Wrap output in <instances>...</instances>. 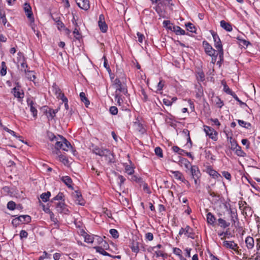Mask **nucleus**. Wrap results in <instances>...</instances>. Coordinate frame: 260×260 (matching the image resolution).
I'll use <instances>...</instances> for the list:
<instances>
[{
	"label": "nucleus",
	"instance_id": "1",
	"mask_svg": "<svg viewBox=\"0 0 260 260\" xmlns=\"http://www.w3.org/2000/svg\"><path fill=\"white\" fill-rule=\"evenodd\" d=\"M92 152L96 155L100 156H104L109 162H114V159L113 153L111 152L110 150L104 148L103 147H94L92 149Z\"/></svg>",
	"mask_w": 260,
	"mask_h": 260
},
{
	"label": "nucleus",
	"instance_id": "2",
	"mask_svg": "<svg viewBox=\"0 0 260 260\" xmlns=\"http://www.w3.org/2000/svg\"><path fill=\"white\" fill-rule=\"evenodd\" d=\"M210 32L213 37L214 46L217 49L218 51L219 58L220 62L223 61V49L222 48V45L220 39L216 32H215L213 30H210Z\"/></svg>",
	"mask_w": 260,
	"mask_h": 260
},
{
	"label": "nucleus",
	"instance_id": "3",
	"mask_svg": "<svg viewBox=\"0 0 260 260\" xmlns=\"http://www.w3.org/2000/svg\"><path fill=\"white\" fill-rule=\"evenodd\" d=\"M54 146L56 149H61L66 151L72 149L70 143L62 136H59L58 139L55 142Z\"/></svg>",
	"mask_w": 260,
	"mask_h": 260
},
{
	"label": "nucleus",
	"instance_id": "4",
	"mask_svg": "<svg viewBox=\"0 0 260 260\" xmlns=\"http://www.w3.org/2000/svg\"><path fill=\"white\" fill-rule=\"evenodd\" d=\"M31 221V217L28 215H20L15 218L12 221V224L17 227L18 225L23 223H28Z\"/></svg>",
	"mask_w": 260,
	"mask_h": 260
},
{
	"label": "nucleus",
	"instance_id": "5",
	"mask_svg": "<svg viewBox=\"0 0 260 260\" xmlns=\"http://www.w3.org/2000/svg\"><path fill=\"white\" fill-rule=\"evenodd\" d=\"M114 84L116 88L115 93L122 92L124 94L127 93V89L125 88V86L122 84L121 82L118 78H117L114 80Z\"/></svg>",
	"mask_w": 260,
	"mask_h": 260
},
{
	"label": "nucleus",
	"instance_id": "6",
	"mask_svg": "<svg viewBox=\"0 0 260 260\" xmlns=\"http://www.w3.org/2000/svg\"><path fill=\"white\" fill-rule=\"evenodd\" d=\"M184 234L188 238L192 239L194 238L193 230L189 226L187 225L185 228H181L179 232V235Z\"/></svg>",
	"mask_w": 260,
	"mask_h": 260
},
{
	"label": "nucleus",
	"instance_id": "7",
	"mask_svg": "<svg viewBox=\"0 0 260 260\" xmlns=\"http://www.w3.org/2000/svg\"><path fill=\"white\" fill-rule=\"evenodd\" d=\"M52 91L55 94L57 98L60 99L62 101H66L67 98L56 84H54L52 86Z\"/></svg>",
	"mask_w": 260,
	"mask_h": 260
},
{
	"label": "nucleus",
	"instance_id": "8",
	"mask_svg": "<svg viewBox=\"0 0 260 260\" xmlns=\"http://www.w3.org/2000/svg\"><path fill=\"white\" fill-rule=\"evenodd\" d=\"M98 25L102 32H106L108 29V25L106 23L104 15L101 14L99 16Z\"/></svg>",
	"mask_w": 260,
	"mask_h": 260
},
{
	"label": "nucleus",
	"instance_id": "9",
	"mask_svg": "<svg viewBox=\"0 0 260 260\" xmlns=\"http://www.w3.org/2000/svg\"><path fill=\"white\" fill-rule=\"evenodd\" d=\"M203 45L206 53L208 55H214L216 53V50L207 41H204Z\"/></svg>",
	"mask_w": 260,
	"mask_h": 260
},
{
	"label": "nucleus",
	"instance_id": "10",
	"mask_svg": "<svg viewBox=\"0 0 260 260\" xmlns=\"http://www.w3.org/2000/svg\"><path fill=\"white\" fill-rule=\"evenodd\" d=\"M223 246L226 248L231 249L234 250L237 253H239L238 249L239 248L237 244H236L233 241H224L223 242Z\"/></svg>",
	"mask_w": 260,
	"mask_h": 260
},
{
	"label": "nucleus",
	"instance_id": "11",
	"mask_svg": "<svg viewBox=\"0 0 260 260\" xmlns=\"http://www.w3.org/2000/svg\"><path fill=\"white\" fill-rule=\"evenodd\" d=\"M204 131L206 135L209 136L212 140L214 141L217 140V133L213 128L208 126H205Z\"/></svg>",
	"mask_w": 260,
	"mask_h": 260
},
{
	"label": "nucleus",
	"instance_id": "12",
	"mask_svg": "<svg viewBox=\"0 0 260 260\" xmlns=\"http://www.w3.org/2000/svg\"><path fill=\"white\" fill-rule=\"evenodd\" d=\"M56 209L59 213L66 214H69V211L64 202L58 203L56 205Z\"/></svg>",
	"mask_w": 260,
	"mask_h": 260
},
{
	"label": "nucleus",
	"instance_id": "13",
	"mask_svg": "<svg viewBox=\"0 0 260 260\" xmlns=\"http://www.w3.org/2000/svg\"><path fill=\"white\" fill-rule=\"evenodd\" d=\"M79 8L87 11L90 8V5L88 0H75Z\"/></svg>",
	"mask_w": 260,
	"mask_h": 260
},
{
	"label": "nucleus",
	"instance_id": "14",
	"mask_svg": "<svg viewBox=\"0 0 260 260\" xmlns=\"http://www.w3.org/2000/svg\"><path fill=\"white\" fill-rule=\"evenodd\" d=\"M229 213L230 215V220L232 225H235L236 222L238 221V214L236 210L230 208Z\"/></svg>",
	"mask_w": 260,
	"mask_h": 260
},
{
	"label": "nucleus",
	"instance_id": "15",
	"mask_svg": "<svg viewBox=\"0 0 260 260\" xmlns=\"http://www.w3.org/2000/svg\"><path fill=\"white\" fill-rule=\"evenodd\" d=\"M23 10L27 18L30 20L32 19L34 20V17L32 16L33 14L31 10V7H30V5L27 3H25L23 5Z\"/></svg>",
	"mask_w": 260,
	"mask_h": 260
},
{
	"label": "nucleus",
	"instance_id": "16",
	"mask_svg": "<svg viewBox=\"0 0 260 260\" xmlns=\"http://www.w3.org/2000/svg\"><path fill=\"white\" fill-rule=\"evenodd\" d=\"M190 173L192 179H199L201 176L200 171L196 166H192L191 167Z\"/></svg>",
	"mask_w": 260,
	"mask_h": 260
},
{
	"label": "nucleus",
	"instance_id": "17",
	"mask_svg": "<svg viewBox=\"0 0 260 260\" xmlns=\"http://www.w3.org/2000/svg\"><path fill=\"white\" fill-rule=\"evenodd\" d=\"M74 198L76 204L80 205H84V201L82 199L81 194L78 191H75L73 194Z\"/></svg>",
	"mask_w": 260,
	"mask_h": 260
},
{
	"label": "nucleus",
	"instance_id": "18",
	"mask_svg": "<svg viewBox=\"0 0 260 260\" xmlns=\"http://www.w3.org/2000/svg\"><path fill=\"white\" fill-rule=\"evenodd\" d=\"M168 28L175 32L177 35H184L186 34L185 31L178 26H169Z\"/></svg>",
	"mask_w": 260,
	"mask_h": 260
},
{
	"label": "nucleus",
	"instance_id": "19",
	"mask_svg": "<svg viewBox=\"0 0 260 260\" xmlns=\"http://www.w3.org/2000/svg\"><path fill=\"white\" fill-rule=\"evenodd\" d=\"M246 247L248 249H251L253 248L254 245V239L250 236L247 237L245 239Z\"/></svg>",
	"mask_w": 260,
	"mask_h": 260
},
{
	"label": "nucleus",
	"instance_id": "20",
	"mask_svg": "<svg viewBox=\"0 0 260 260\" xmlns=\"http://www.w3.org/2000/svg\"><path fill=\"white\" fill-rule=\"evenodd\" d=\"M170 172L173 175L174 177L177 180H179L182 182L184 177L182 173L180 171H170Z\"/></svg>",
	"mask_w": 260,
	"mask_h": 260
},
{
	"label": "nucleus",
	"instance_id": "21",
	"mask_svg": "<svg viewBox=\"0 0 260 260\" xmlns=\"http://www.w3.org/2000/svg\"><path fill=\"white\" fill-rule=\"evenodd\" d=\"M217 221L218 222V225L223 229L228 228L231 224L230 222L226 221L225 220L222 218H219Z\"/></svg>",
	"mask_w": 260,
	"mask_h": 260
},
{
	"label": "nucleus",
	"instance_id": "22",
	"mask_svg": "<svg viewBox=\"0 0 260 260\" xmlns=\"http://www.w3.org/2000/svg\"><path fill=\"white\" fill-rule=\"evenodd\" d=\"M61 180L69 188H73L72 186V180L70 177L68 176H63Z\"/></svg>",
	"mask_w": 260,
	"mask_h": 260
},
{
	"label": "nucleus",
	"instance_id": "23",
	"mask_svg": "<svg viewBox=\"0 0 260 260\" xmlns=\"http://www.w3.org/2000/svg\"><path fill=\"white\" fill-rule=\"evenodd\" d=\"M216 220V217L211 212L207 214V221L208 224L214 225Z\"/></svg>",
	"mask_w": 260,
	"mask_h": 260
},
{
	"label": "nucleus",
	"instance_id": "24",
	"mask_svg": "<svg viewBox=\"0 0 260 260\" xmlns=\"http://www.w3.org/2000/svg\"><path fill=\"white\" fill-rule=\"evenodd\" d=\"M228 141L231 144L230 148L232 150H235L238 144H237L236 141L235 139H233L232 137L227 136Z\"/></svg>",
	"mask_w": 260,
	"mask_h": 260
},
{
	"label": "nucleus",
	"instance_id": "25",
	"mask_svg": "<svg viewBox=\"0 0 260 260\" xmlns=\"http://www.w3.org/2000/svg\"><path fill=\"white\" fill-rule=\"evenodd\" d=\"M220 26L224 29L228 31H231L232 30V25L224 20H221L220 21Z\"/></svg>",
	"mask_w": 260,
	"mask_h": 260
},
{
	"label": "nucleus",
	"instance_id": "26",
	"mask_svg": "<svg viewBox=\"0 0 260 260\" xmlns=\"http://www.w3.org/2000/svg\"><path fill=\"white\" fill-rule=\"evenodd\" d=\"M28 105L30 107V111L31 112L33 116L36 117L37 116V110L34 106V102L31 101L30 102L27 101Z\"/></svg>",
	"mask_w": 260,
	"mask_h": 260
},
{
	"label": "nucleus",
	"instance_id": "27",
	"mask_svg": "<svg viewBox=\"0 0 260 260\" xmlns=\"http://www.w3.org/2000/svg\"><path fill=\"white\" fill-rule=\"evenodd\" d=\"M45 113L46 115L49 120H52L55 117L54 112L53 111V109L47 108L45 111Z\"/></svg>",
	"mask_w": 260,
	"mask_h": 260
},
{
	"label": "nucleus",
	"instance_id": "28",
	"mask_svg": "<svg viewBox=\"0 0 260 260\" xmlns=\"http://www.w3.org/2000/svg\"><path fill=\"white\" fill-rule=\"evenodd\" d=\"M12 92L14 96L18 99H21L23 98V93H21L19 91V89L16 87L12 89Z\"/></svg>",
	"mask_w": 260,
	"mask_h": 260
},
{
	"label": "nucleus",
	"instance_id": "29",
	"mask_svg": "<svg viewBox=\"0 0 260 260\" xmlns=\"http://www.w3.org/2000/svg\"><path fill=\"white\" fill-rule=\"evenodd\" d=\"M80 97L81 101L84 103L86 107H88V105L90 104V102L88 99L86 97L85 93L81 92L80 93Z\"/></svg>",
	"mask_w": 260,
	"mask_h": 260
},
{
	"label": "nucleus",
	"instance_id": "30",
	"mask_svg": "<svg viewBox=\"0 0 260 260\" xmlns=\"http://www.w3.org/2000/svg\"><path fill=\"white\" fill-rule=\"evenodd\" d=\"M187 30L191 32H196V28L195 26L191 23L188 22L185 24Z\"/></svg>",
	"mask_w": 260,
	"mask_h": 260
},
{
	"label": "nucleus",
	"instance_id": "31",
	"mask_svg": "<svg viewBox=\"0 0 260 260\" xmlns=\"http://www.w3.org/2000/svg\"><path fill=\"white\" fill-rule=\"evenodd\" d=\"M234 151H235V153L239 156L244 157L246 156V153L242 150L241 147L239 145Z\"/></svg>",
	"mask_w": 260,
	"mask_h": 260
},
{
	"label": "nucleus",
	"instance_id": "32",
	"mask_svg": "<svg viewBox=\"0 0 260 260\" xmlns=\"http://www.w3.org/2000/svg\"><path fill=\"white\" fill-rule=\"evenodd\" d=\"M96 251L105 256H110V254L107 252L102 247L96 246L94 247Z\"/></svg>",
	"mask_w": 260,
	"mask_h": 260
},
{
	"label": "nucleus",
	"instance_id": "33",
	"mask_svg": "<svg viewBox=\"0 0 260 260\" xmlns=\"http://www.w3.org/2000/svg\"><path fill=\"white\" fill-rule=\"evenodd\" d=\"M51 196V193L49 191L47 192L43 193L40 197L44 202H46L48 201L49 197Z\"/></svg>",
	"mask_w": 260,
	"mask_h": 260
},
{
	"label": "nucleus",
	"instance_id": "34",
	"mask_svg": "<svg viewBox=\"0 0 260 260\" xmlns=\"http://www.w3.org/2000/svg\"><path fill=\"white\" fill-rule=\"evenodd\" d=\"M238 124L242 127L249 128L251 126V124L242 120H238Z\"/></svg>",
	"mask_w": 260,
	"mask_h": 260
},
{
	"label": "nucleus",
	"instance_id": "35",
	"mask_svg": "<svg viewBox=\"0 0 260 260\" xmlns=\"http://www.w3.org/2000/svg\"><path fill=\"white\" fill-rule=\"evenodd\" d=\"M48 136L49 140L55 144V142L57 141V140L58 139L59 136H60L58 135L57 137H56L52 133H49L48 134Z\"/></svg>",
	"mask_w": 260,
	"mask_h": 260
},
{
	"label": "nucleus",
	"instance_id": "36",
	"mask_svg": "<svg viewBox=\"0 0 260 260\" xmlns=\"http://www.w3.org/2000/svg\"><path fill=\"white\" fill-rule=\"evenodd\" d=\"M24 71L26 73L27 78L29 80L33 81L35 79L36 76L32 71H27V72H26V70H24Z\"/></svg>",
	"mask_w": 260,
	"mask_h": 260
},
{
	"label": "nucleus",
	"instance_id": "37",
	"mask_svg": "<svg viewBox=\"0 0 260 260\" xmlns=\"http://www.w3.org/2000/svg\"><path fill=\"white\" fill-rule=\"evenodd\" d=\"M80 29L78 27H75L73 31V34L74 35V37L76 40H79L81 38V35L79 32Z\"/></svg>",
	"mask_w": 260,
	"mask_h": 260
},
{
	"label": "nucleus",
	"instance_id": "38",
	"mask_svg": "<svg viewBox=\"0 0 260 260\" xmlns=\"http://www.w3.org/2000/svg\"><path fill=\"white\" fill-rule=\"evenodd\" d=\"M2 69L0 72V74L2 76H5L7 73V66L5 62L3 61L2 62Z\"/></svg>",
	"mask_w": 260,
	"mask_h": 260
},
{
	"label": "nucleus",
	"instance_id": "39",
	"mask_svg": "<svg viewBox=\"0 0 260 260\" xmlns=\"http://www.w3.org/2000/svg\"><path fill=\"white\" fill-rule=\"evenodd\" d=\"M131 248L132 251L136 253H137L139 251V247L138 242L133 243Z\"/></svg>",
	"mask_w": 260,
	"mask_h": 260
},
{
	"label": "nucleus",
	"instance_id": "40",
	"mask_svg": "<svg viewBox=\"0 0 260 260\" xmlns=\"http://www.w3.org/2000/svg\"><path fill=\"white\" fill-rule=\"evenodd\" d=\"M172 149L175 152H176L180 155H183L185 153V151L184 150L180 149L177 146H173L172 147Z\"/></svg>",
	"mask_w": 260,
	"mask_h": 260
},
{
	"label": "nucleus",
	"instance_id": "41",
	"mask_svg": "<svg viewBox=\"0 0 260 260\" xmlns=\"http://www.w3.org/2000/svg\"><path fill=\"white\" fill-rule=\"evenodd\" d=\"M125 171L128 175H132L134 172V168L128 165L125 166Z\"/></svg>",
	"mask_w": 260,
	"mask_h": 260
},
{
	"label": "nucleus",
	"instance_id": "42",
	"mask_svg": "<svg viewBox=\"0 0 260 260\" xmlns=\"http://www.w3.org/2000/svg\"><path fill=\"white\" fill-rule=\"evenodd\" d=\"M197 78L198 81L202 82L205 80V75L203 71H200L198 73Z\"/></svg>",
	"mask_w": 260,
	"mask_h": 260
},
{
	"label": "nucleus",
	"instance_id": "43",
	"mask_svg": "<svg viewBox=\"0 0 260 260\" xmlns=\"http://www.w3.org/2000/svg\"><path fill=\"white\" fill-rule=\"evenodd\" d=\"M209 174L214 178H218L220 176L217 171L211 169L209 170Z\"/></svg>",
	"mask_w": 260,
	"mask_h": 260
},
{
	"label": "nucleus",
	"instance_id": "44",
	"mask_svg": "<svg viewBox=\"0 0 260 260\" xmlns=\"http://www.w3.org/2000/svg\"><path fill=\"white\" fill-rule=\"evenodd\" d=\"M0 21L4 25H6L7 22L5 14L2 12H0Z\"/></svg>",
	"mask_w": 260,
	"mask_h": 260
},
{
	"label": "nucleus",
	"instance_id": "45",
	"mask_svg": "<svg viewBox=\"0 0 260 260\" xmlns=\"http://www.w3.org/2000/svg\"><path fill=\"white\" fill-rule=\"evenodd\" d=\"M109 232H110V234L112 236V237L116 239V238H118L119 234H118V231L114 229H111L110 230Z\"/></svg>",
	"mask_w": 260,
	"mask_h": 260
},
{
	"label": "nucleus",
	"instance_id": "46",
	"mask_svg": "<svg viewBox=\"0 0 260 260\" xmlns=\"http://www.w3.org/2000/svg\"><path fill=\"white\" fill-rule=\"evenodd\" d=\"M59 160L63 163L64 165H67L69 163L68 159L67 157L63 155H58Z\"/></svg>",
	"mask_w": 260,
	"mask_h": 260
},
{
	"label": "nucleus",
	"instance_id": "47",
	"mask_svg": "<svg viewBox=\"0 0 260 260\" xmlns=\"http://www.w3.org/2000/svg\"><path fill=\"white\" fill-rule=\"evenodd\" d=\"M45 258H51V254H48L46 251H44L43 255L40 256L39 260H43Z\"/></svg>",
	"mask_w": 260,
	"mask_h": 260
},
{
	"label": "nucleus",
	"instance_id": "48",
	"mask_svg": "<svg viewBox=\"0 0 260 260\" xmlns=\"http://www.w3.org/2000/svg\"><path fill=\"white\" fill-rule=\"evenodd\" d=\"M154 151H155V153L156 155H157V156H158L160 157H163L162 151L160 147H156L155 148Z\"/></svg>",
	"mask_w": 260,
	"mask_h": 260
},
{
	"label": "nucleus",
	"instance_id": "49",
	"mask_svg": "<svg viewBox=\"0 0 260 260\" xmlns=\"http://www.w3.org/2000/svg\"><path fill=\"white\" fill-rule=\"evenodd\" d=\"M54 20L56 21V25H57L58 29L60 30L61 29L64 28V27H65L64 25L62 23V21H61L59 19H58V20L54 19Z\"/></svg>",
	"mask_w": 260,
	"mask_h": 260
},
{
	"label": "nucleus",
	"instance_id": "50",
	"mask_svg": "<svg viewBox=\"0 0 260 260\" xmlns=\"http://www.w3.org/2000/svg\"><path fill=\"white\" fill-rule=\"evenodd\" d=\"M16 206V204L13 201H10L7 204V208L11 210H13L15 209Z\"/></svg>",
	"mask_w": 260,
	"mask_h": 260
},
{
	"label": "nucleus",
	"instance_id": "51",
	"mask_svg": "<svg viewBox=\"0 0 260 260\" xmlns=\"http://www.w3.org/2000/svg\"><path fill=\"white\" fill-rule=\"evenodd\" d=\"M115 101H117V103H118L119 105L123 102L122 99L121 98V95L119 93H115Z\"/></svg>",
	"mask_w": 260,
	"mask_h": 260
},
{
	"label": "nucleus",
	"instance_id": "52",
	"mask_svg": "<svg viewBox=\"0 0 260 260\" xmlns=\"http://www.w3.org/2000/svg\"><path fill=\"white\" fill-rule=\"evenodd\" d=\"M109 111L113 115H116L118 113V109L115 106H112L110 108Z\"/></svg>",
	"mask_w": 260,
	"mask_h": 260
},
{
	"label": "nucleus",
	"instance_id": "53",
	"mask_svg": "<svg viewBox=\"0 0 260 260\" xmlns=\"http://www.w3.org/2000/svg\"><path fill=\"white\" fill-rule=\"evenodd\" d=\"M103 58L104 59V67L107 69V70L108 71V72L109 73H110L111 72V69L110 68V67L109 66L108 64V62H107V59L106 58V57L105 56H104L103 57Z\"/></svg>",
	"mask_w": 260,
	"mask_h": 260
},
{
	"label": "nucleus",
	"instance_id": "54",
	"mask_svg": "<svg viewBox=\"0 0 260 260\" xmlns=\"http://www.w3.org/2000/svg\"><path fill=\"white\" fill-rule=\"evenodd\" d=\"M222 175L228 180L230 181L231 180V175L229 172L223 171L222 172Z\"/></svg>",
	"mask_w": 260,
	"mask_h": 260
},
{
	"label": "nucleus",
	"instance_id": "55",
	"mask_svg": "<svg viewBox=\"0 0 260 260\" xmlns=\"http://www.w3.org/2000/svg\"><path fill=\"white\" fill-rule=\"evenodd\" d=\"M173 253L179 256L180 257H181V256H182L181 255L182 251L180 249H179L178 248H174L173 249Z\"/></svg>",
	"mask_w": 260,
	"mask_h": 260
},
{
	"label": "nucleus",
	"instance_id": "56",
	"mask_svg": "<svg viewBox=\"0 0 260 260\" xmlns=\"http://www.w3.org/2000/svg\"><path fill=\"white\" fill-rule=\"evenodd\" d=\"M28 236V234L26 231L25 230H21L20 233V237L21 239H22L23 238H27Z\"/></svg>",
	"mask_w": 260,
	"mask_h": 260
},
{
	"label": "nucleus",
	"instance_id": "57",
	"mask_svg": "<svg viewBox=\"0 0 260 260\" xmlns=\"http://www.w3.org/2000/svg\"><path fill=\"white\" fill-rule=\"evenodd\" d=\"M145 238L148 241H152L153 239V235L151 233H147L145 234Z\"/></svg>",
	"mask_w": 260,
	"mask_h": 260
},
{
	"label": "nucleus",
	"instance_id": "58",
	"mask_svg": "<svg viewBox=\"0 0 260 260\" xmlns=\"http://www.w3.org/2000/svg\"><path fill=\"white\" fill-rule=\"evenodd\" d=\"M63 194L62 192H59L53 199V200H62L63 199Z\"/></svg>",
	"mask_w": 260,
	"mask_h": 260
},
{
	"label": "nucleus",
	"instance_id": "59",
	"mask_svg": "<svg viewBox=\"0 0 260 260\" xmlns=\"http://www.w3.org/2000/svg\"><path fill=\"white\" fill-rule=\"evenodd\" d=\"M163 103L167 106H170L172 105L173 102L168 99H164L163 100Z\"/></svg>",
	"mask_w": 260,
	"mask_h": 260
},
{
	"label": "nucleus",
	"instance_id": "60",
	"mask_svg": "<svg viewBox=\"0 0 260 260\" xmlns=\"http://www.w3.org/2000/svg\"><path fill=\"white\" fill-rule=\"evenodd\" d=\"M137 35L138 38V41L140 43H142L143 41V39L144 38V35L139 32H137Z\"/></svg>",
	"mask_w": 260,
	"mask_h": 260
},
{
	"label": "nucleus",
	"instance_id": "61",
	"mask_svg": "<svg viewBox=\"0 0 260 260\" xmlns=\"http://www.w3.org/2000/svg\"><path fill=\"white\" fill-rule=\"evenodd\" d=\"M118 179L120 181L119 183L120 186H121L124 183V181L125 180V179L123 177V176H122L121 175H119L118 176Z\"/></svg>",
	"mask_w": 260,
	"mask_h": 260
},
{
	"label": "nucleus",
	"instance_id": "62",
	"mask_svg": "<svg viewBox=\"0 0 260 260\" xmlns=\"http://www.w3.org/2000/svg\"><path fill=\"white\" fill-rule=\"evenodd\" d=\"M242 144L243 145H246V148H248L249 147V141L247 139H243L242 140V141H241Z\"/></svg>",
	"mask_w": 260,
	"mask_h": 260
},
{
	"label": "nucleus",
	"instance_id": "63",
	"mask_svg": "<svg viewBox=\"0 0 260 260\" xmlns=\"http://www.w3.org/2000/svg\"><path fill=\"white\" fill-rule=\"evenodd\" d=\"M156 257H164L165 254L161 250H155V251Z\"/></svg>",
	"mask_w": 260,
	"mask_h": 260
},
{
	"label": "nucleus",
	"instance_id": "64",
	"mask_svg": "<svg viewBox=\"0 0 260 260\" xmlns=\"http://www.w3.org/2000/svg\"><path fill=\"white\" fill-rule=\"evenodd\" d=\"M223 89H224V91L226 92L227 93L232 94V92L231 90L230 89V88L226 85H224Z\"/></svg>",
	"mask_w": 260,
	"mask_h": 260
}]
</instances>
